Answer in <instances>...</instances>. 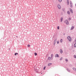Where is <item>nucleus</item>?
I'll list each match as a JSON object with an SVG mask.
<instances>
[{
    "mask_svg": "<svg viewBox=\"0 0 76 76\" xmlns=\"http://www.w3.org/2000/svg\"><path fill=\"white\" fill-rule=\"evenodd\" d=\"M67 38L69 41H72V38H71L70 36H68Z\"/></svg>",
    "mask_w": 76,
    "mask_h": 76,
    "instance_id": "nucleus-1",
    "label": "nucleus"
},
{
    "mask_svg": "<svg viewBox=\"0 0 76 76\" xmlns=\"http://www.w3.org/2000/svg\"><path fill=\"white\" fill-rule=\"evenodd\" d=\"M70 6L71 7H73V6H72V5H73V4H72V1H70Z\"/></svg>",
    "mask_w": 76,
    "mask_h": 76,
    "instance_id": "nucleus-2",
    "label": "nucleus"
},
{
    "mask_svg": "<svg viewBox=\"0 0 76 76\" xmlns=\"http://www.w3.org/2000/svg\"><path fill=\"white\" fill-rule=\"evenodd\" d=\"M58 9H61V6H60V5H58Z\"/></svg>",
    "mask_w": 76,
    "mask_h": 76,
    "instance_id": "nucleus-3",
    "label": "nucleus"
},
{
    "mask_svg": "<svg viewBox=\"0 0 76 76\" xmlns=\"http://www.w3.org/2000/svg\"><path fill=\"white\" fill-rule=\"evenodd\" d=\"M70 11L71 13H73V11L71 9H70V10H69Z\"/></svg>",
    "mask_w": 76,
    "mask_h": 76,
    "instance_id": "nucleus-4",
    "label": "nucleus"
},
{
    "mask_svg": "<svg viewBox=\"0 0 76 76\" xmlns=\"http://www.w3.org/2000/svg\"><path fill=\"white\" fill-rule=\"evenodd\" d=\"M60 53H61V54H62V53H63V50H62V49H60Z\"/></svg>",
    "mask_w": 76,
    "mask_h": 76,
    "instance_id": "nucleus-5",
    "label": "nucleus"
},
{
    "mask_svg": "<svg viewBox=\"0 0 76 76\" xmlns=\"http://www.w3.org/2000/svg\"><path fill=\"white\" fill-rule=\"evenodd\" d=\"M66 24H67V25H68L69 24V22H68V21L66 20Z\"/></svg>",
    "mask_w": 76,
    "mask_h": 76,
    "instance_id": "nucleus-6",
    "label": "nucleus"
},
{
    "mask_svg": "<svg viewBox=\"0 0 76 76\" xmlns=\"http://www.w3.org/2000/svg\"><path fill=\"white\" fill-rule=\"evenodd\" d=\"M67 4L68 5H69V0H67Z\"/></svg>",
    "mask_w": 76,
    "mask_h": 76,
    "instance_id": "nucleus-7",
    "label": "nucleus"
},
{
    "mask_svg": "<svg viewBox=\"0 0 76 76\" xmlns=\"http://www.w3.org/2000/svg\"><path fill=\"white\" fill-rule=\"evenodd\" d=\"M52 64V63H49L48 64V66H51V65Z\"/></svg>",
    "mask_w": 76,
    "mask_h": 76,
    "instance_id": "nucleus-8",
    "label": "nucleus"
},
{
    "mask_svg": "<svg viewBox=\"0 0 76 76\" xmlns=\"http://www.w3.org/2000/svg\"><path fill=\"white\" fill-rule=\"evenodd\" d=\"M55 57H58V55L57 54H56L55 55Z\"/></svg>",
    "mask_w": 76,
    "mask_h": 76,
    "instance_id": "nucleus-9",
    "label": "nucleus"
},
{
    "mask_svg": "<svg viewBox=\"0 0 76 76\" xmlns=\"http://www.w3.org/2000/svg\"><path fill=\"white\" fill-rule=\"evenodd\" d=\"M74 28V26H73L71 28V30H72V29H73Z\"/></svg>",
    "mask_w": 76,
    "mask_h": 76,
    "instance_id": "nucleus-10",
    "label": "nucleus"
},
{
    "mask_svg": "<svg viewBox=\"0 0 76 76\" xmlns=\"http://www.w3.org/2000/svg\"><path fill=\"white\" fill-rule=\"evenodd\" d=\"M48 58L49 59V60H51V57H49Z\"/></svg>",
    "mask_w": 76,
    "mask_h": 76,
    "instance_id": "nucleus-11",
    "label": "nucleus"
},
{
    "mask_svg": "<svg viewBox=\"0 0 76 76\" xmlns=\"http://www.w3.org/2000/svg\"><path fill=\"white\" fill-rule=\"evenodd\" d=\"M63 18H61V22H62L63 21Z\"/></svg>",
    "mask_w": 76,
    "mask_h": 76,
    "instance_id": "nucleus-12",
    "label": "nucleus"
},
{
    "mask_svg": "<svg viewBox=\"0 0 76 76\" xmlns=\"http://www.w3.org/2000/svg\"><path fill=\"white\" fill-rule=\"evenodd\" d=\"M53 54H52L51 56V58H53Z\"/></svg>",
    "mask_w": 76,
    "mask_h": 76,
    "instance_id": "nucleus-13",
    "label": "nucleus"
},
{
    "mask_svg": "<svg viewBox=\"0 0 76 76\" xmlns=\"http://www.w3.org/2000/svg\"><path fill=\"white\" fill-rule=\"evenodd\" d=\"M35 56H37V53H34Z\"/></svg>",
    "mask_w": 76,
    "mask_h": 76,
    "instance_id": "nucleus-14",
    "label": "nucleus"
},
{
    "mask_svg": "<svg viewBox=\"0 0 76 76\" xmlns=\"http://www.w3.org/2000/svg\"><path fill=\"white\" fill-rule=\"evenodd\" d=\"M63 42V40L62 39H61L60 40V42L61 43Z\"/></svg>",
    "mask_w": 76,
    "mask_h": 76,
    "instance_id": "nucleus-15",
    "label": "nucleus"
},
{
    "mask_svg": "<svg viewBox=\"0 0 76 76\" xmlns=\"http://www.w3.org/2000/svg\"><path fill=\"white\" fill-rule=\"evenodd\" d=\"M67 13L68 14H70V12H69V11H68L67 12Z\"/></svg>",
    "mask_w": 76,
    "mask_h": 76,
    "instance_id": "nucleus-16",
    "label": "nucleus"
},
{
    "mask_svg": "<svg viewBox=\"0 0 76 76\" xmlns=\"http://www.w3.org/2000/svg\"><path fill=\"white\" fill-rule=\"evenodd\" d=\"M73 69L74 70H75V71H76V68H73Z\"/></svg>",
    "mask_w": 76,
    "mask_h": 76,
    "instance_id": "nucleus-17",
    "label": "nucleus"
},
{
    "mask_svg": "<svg viewBox=\"0 0 76 76\" xmlns=\"http://www.w3.org/2000/svg\"><path fill=\"white\" fill-rule=\"evenodd\" d=\"M16 54L17 55H18V53H15V56H16Z\"/></svg>",
    "mask_w": 76,
    "mask_h": 76,
    "instance_id": "nucleus-18",
    "label": "nucleus"
},
{
    "mask_svg": "<svg viewBox=\"0 0 76 76\" xmlns=\"http://www.w3.org/2000/svg\"><path fill=\"white\" fill-rule=\"evenodd\" d=\"M68 19H69V20H71V18H69Z\"/></svg>",
    "mask_w": 76,
    "mask_h": 76,
    "instance_id": "nucleus-19",
    "label": "nucleus"
},
{
    "mask_svg": "<svg viewBox=\"0 0 76 76\" xmlns=\"http://www.w3.org/2000/svg\"><path fill=\"white\" fill-rule=\"evenodd\" d=\"M57 29H60V27H59V26H58Z\"/></svg>",
    "mask_w": 76,
    "mask_h": 76,
    "instance_id": "nucleus-20",
    "label": "nucleus"
},
{
    "mask_svg": "<svg viewBox=\"0 0 76 76\" xmlns=\"http://www.w3.org/2000/svg\"><path fill=\"white\" fill-rule=\"evenodd\" d=\"M74 47H76V43H75L74 45Z\"/></svg>",
    "mask_w": 76,
    "mask_h": 76,
    "instance_id": "nucleus-21",
    "label": "nucleus"
},
{
    "mask_svg": "<svg viewBox=\"0 0 76 76\" xmlns=\"http://www.w3.org/2000/svg\"><path fill=\"white\" fill-rule=\"evenodd\" d=\"M45 68H46V66H45L44 68V70H45Z\"/></svg>",
    "mask_w": 76,
    "mask_h": 76,
    "instance_id": "nucleus-22",
    "label": "nucleus"
},
{
    "mask_svg": "<svg viewBox=\"0 0 76 76\" xmlns=\"http://www.w3.org/2000/svg\"><path fill=\"white\" fill-rule=\"evenodd\" d=\"M65 61H67H67H68V60H67V59H66Z\"/></svg>",
    "mask_w": 76,
    "mask_h": 76,
    "instance_id": "nucleus-23",
    "label": "nucleus"
},
{
    "mask_svg": "<svg viewBox=\"0 0 76 76\" xmlns=\"http://www.w3.org/2000/svg\"><path fill=\"white\" fill-rule=\"evenodd\" d=\"M58 0L59 2H61V1H62V0Z\"/></svg>",
    "mask_w": 76,
    "mask_h": 76,
    "instance_id": "nucleus-24",
    "label": "nucleus"
},
{
    "mask_svg": "<svg viewBox=\"0 0 76 76\" xmlns=\"http://www.w3.org/2000/svg\"><path fill=\"white\" fill-rule=\"evenodd\" d=\"M28 47H30V45H28Z\"/></svg>",
    "mask_w": 76,
    "mask_h": 76,
    "instance_id": "nucleus-25",
    "label": "nucleus"
},
{
    "mask_svg": "<svg viewBox=\"0 0 76 76\" xmlns=\"http://www.w3.org/2000/svg\"><path fill=\"white\" fill-rule=\"evenodd\" d=\"M59 41H57V44H59Z\"/></svg>",
    "mask_w": 76,
    "mask_h": 76,
    "instance_id": "nucleus-26",
    "label": "nucleus"
},
{
    "mask_svg": "<svg viewBox=\"0 0 76 76\" xmlns=\"http://www.w3.org/2000/svg\"><path fill=\"white\" fill-rule=\"evenodd\" d=\"M74 58H76V56L75 55L74 56Z\"/></svg>",
    "mask_w": 76,
    "mask_h": 76,
    "instance_id": "nucleus-27",
    "label": "nucleus"
},
{
    "mask_svg": "<svg viewBox=\"0 0 76 76\" xmlns=\"http://www.w3.org/2000/svg\"><path fill=\"white\" fill-rule=\"evenodd\" d=\"M62 59H63V58H61L60 59V60H61Z\"/></svg>",
    "mask_w": 76,
    "mask_h": 76,
    "instance_id": "nucleus-28",
    "label": "nucleus"
},
{
    "mask_svg": "<svg viewBox=\"0 0 76 76\" xmlns=\"http://www.w3.org/2000/svg\"><path fill=\"white\" fill-rule=\"evenodd\" d=\"M16 37H18V36H16Z\"/></svg>",
    "mask_w": 76,
    "mask_h": 76,
    "instance_id": "nucleus-29",
    "label": "nucleus"
},
{
    "mask_svg": "<svg viewBox=\"0 0 76 76\" xmlns=\"http://www.w3.org/2000/svg\"><path fill=\"white\" fill-rule=\"evenodd\" d=\"M54 42H55V41H54Z\"/></svg>",
    "mask_w": 76,
    "mask_h": 76,
    "instance_id": "nucleus-30",
    "label": "nucleus"
}]
</instances>
